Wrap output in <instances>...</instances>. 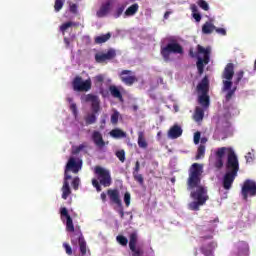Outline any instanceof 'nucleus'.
<instances>
[{
  "label": "nucleus",
  "mask_w": 256,
  "mask_h": 256,
  "mask_svg": "<svg viewBox=\"0 0 256 256\" xmlns=\"http://www.w3.org/2000/svg\"><path fill=\"white\" fill-rule=\"evenodd\" d=\"M201 175H203V165L193 163L188 170L187 179V190L191 191L190 197L194 200L188 205L190 211H199L200 207L209 201L207 187L201 185Z\"/></svg>",
  "instance_id": "f257e3e1"
},
{
  "label": "nucleus",
  "mask_w": 256,
  "mask_h": 256,
  "mask_svg": "<svg viewBox=\"0 0 256 256\" xmlns=\"http://www.w3.org/2000/svg\"><path fill=\"white\" fill-rule=\"evenodd\" d=\"M83 167L82 160H75V158L71 157L65 167L64 172V183L62 187V199H67L71 195V188L69 187V180L71 179V175H69V171H72L75 175L79 173L80 169Z\"/></svg>",
  "instance_id": "f03ea898"
},
{
  "label": "nucleus",
  "mask_w": 256,
  "mask_h": 256,
  "mask_svg": "<svg viewBox=\"0 0 256 256\" xmlns=\"http://www.w3.org/2000/svg\"><path fill=\"white\" fill-rule=\"evenodd\" d=\"M215 227V225H212L209 229L210 234L200 237V243H202V245L199 248H196L194 252L195 256H215L214 251L218 247L217 242L211 241L208 244H205V241H207V239H213V231H215Z\"/></svg>",
  "instance_id": "7ed1b4c3"
},
{
  "label": "nucleus",
  "mask_w": 256,
  "mask_h": 256,
  "mask_svg": "<svg viewBox=\"0 0 256 256\" xmlns=\"http://www.w3.org/2000/svg\"><path fill=\"white\" fill-rule=\"evenodd\" d=\"M94 173L97 175V178L92 179V185L96 188L97 193L103 191L101 185L103 187H111L113 179L111 178V172H109V170L101 166H96L94 168Z\"/></svg>",
  "instance_id": "20e7f679"
},
{
  "label": "nucleus",
  "mask_w": 256,
  "mask_h": 256,
  "mask_svg": "<svg viewBox=\"0 0 256 256\" xmlns=\"http://www.w3.org/2000/svg\"><path fill=\"white\" fill-rule=\"evenodd\" d=\"M167 45L161 46L160 54L162 55L164 61L168 62L171 61V54L173 55H183L185 52L183 50V46L179 44V41L176 40L175 37L170 36L167 38Z\"/></svg>",
  "instance_id": "39448f33"
},
{
  "label": "nucleus",
  "mask_w": 256,
  "mask_h": 256,
  "mask_svg": "<svg viewBox=\"0 0 256 256\" xmlns=\"http://www.w3.org/2000/svg\"><path fill=\"white\" fill-rule=\"evenodd\" d=\"M81 99L85 103H91V109L92 113L88 114L85 117V123L86 125H93L94 123H97V113L101 111V100H99V96L95 94H86L81 97Z\"/></svg>",
  "instance_id": "423d86ee"
},
{
  "label": "nucleus",
  "mask_w": 256,
  "mask_h": 256,
  "mask_svg": "<svg viewBox=\"0 0 256 256\" xmlns=\"http://www.w3.org/2000/svg\"><path fill=\"white\" fill-rule=\"evenodd\" d=\"M199 55H204L203 58L198 57L196 62V67L198 70L199 75H203V72L205 71V65H209L210 57L211 55V48H204L201 45L197 46Z\"/></svg>",
  "instance_id": "0eeeda50"
},
{
  "label": "nucleus",
  "mask_w": 256,
  "mask_h": 256,
  "mask_svg": "<svg viewBox=\"0 0 256 256\" xmlns=\"http://www.w3.org/2000/svg\"><path fill=\"white\" fill-rule=\"evenodd\" d=\"M108 199L110 201L111 205H116L118 209V213L123 219L125 217V211L123 210V201L121 200V192H119V189H108L107 190Z\"/></svg>",
  "instance_id": "6e6552de"
},
{
  "label": "nucleus",
  "mask_w": 256,
  "mask_h": 256,
  "mask_svg": "<svg viewBox=\"0 0 256 256\" xmlns=\"http://www.w3.org/2000/svg\"><path fill=\"white\" fill-rule=\"evenodd\" d=\"M226 171L230 173H239V159L233 149H229L226 161Z\"/></svg>",
  "instance_id": "1a4fd4ad"
},
{
  "label": "nucleus",
  "mask_w": 256,
  "mask_h": 256,
  "mask_svg": "<svg viewBox=\"0 0 256 256\" xmlns=\"http://www.w3.org/2000/svg\"><path fill=\"white\" fill-rule=\"evenodd\" d=\"M241 195L244 201H247L249 197H255L256 182L250 179L245 180L241 188Z\"/></svg>",
  "instance_id": "9d476101"
},
{
  "label": "nucleus",
  "mask_w": 256,
  "mask_h": 256,
  "mask_svg": "<svg viewBox=\"0 0 256 256\" xmlns=\"http://www.w3.org/2000/svg\"><path fill=\"white\" fill-rule=\"evenodd\" d=\"M139 241V236L137 235V232H132L129 235V249L132 253V256H143L145 255V251L140 246H137V243Z\"/></svg>",
  "instance_id": "9b49d317"
},
{
  "label": "nucleus",
  "mask_w": 256,
  "mask_h": 256,
  "mask_svg": "<svg viewBox=\"0 0 256 256\" xmlns=\"http://www.w3.org/2000/svg\"><path fill=\"white\" fill-rule=\"evenodd\" d=\"M119 78L124 83V85H127V87H131L134 83H137V81H139V79H137V76H135V74L131 70H122L119 74Z\"/></svg>",
  "instance_id": "f8f14e48"
},
{
  "label": "nucleus",
  "mask_w": 256,
  "mask_h": 256,
  "mask_svg": "<svg viewBox=\"0 0 256 256\" xmlns=\"http://www.w3.org/2000/svg\"><path fill=\"white\" fill-rule=\"evenodd\" d=\"M72 87L75 91H90L91 79L83 81V78H81V76H76L72 82Z\"/></svg>",
  "instance_id": "ddd939ff"
},
{
  "label": "nucleus",
  "mask_w": 256,
  "mask_h": 256,
  "mask_svg": "<svg viewBox=\"0 0 256 256\" xmlns=\"http://www.w3.org/2000/svg\"><path fill=\"white\" fill-rule=\"evenodd\" d=\"M117 57V52L114 49H109L107 53H98L95 55L96 63H105L106 61H111Z\"/></svg>",
  "instance_id": "4468645a"
},
{
  "label": "nucleus",
  "mask_w": 256,
  "mask_h": 256,
  "mask_svg": "<svg viewBox=\"0 0 256 256\" xmlns=\"http://www.w3.org/2000/svg\"><path fill=\"white\" fill-rule=\"evenodd\" d=\"M231 87H233V82L232 81H223V88L222 91H227L226 95H225V101L226 103H229V101H231V99H233V97L235 96V91H237V86L233 87L231 89Z\"/></svg>",
  "instance_id": "2eb2a0df"
},
{
  "label": "nucleus",
  "mask_w": 256,
  "mask_h": 256,
  "mask_svg": "<svg viewBox=\"0 0 256 256\" xmlns=\"http://www.w3.org/2000/svg\"><path fill=\"white\" fill-rule=\"evenodd\" d=\"M61 217H66V231L68 233H75V225H73V218L69 215L67 208L63 207L60 209Z\"/></svg>",
  "instance_id": "dca6fc26"
},
{
  "label": "nucleus",
  "mask_w": 256,
  "mask_h": 256,
  "mask_svg": "<svg viewBox=\"0 0 256 256\" xmlns=\"http://www.w3.org/2000/svg\"><path fill=\"white\" fill-rule=\"evenodd\" d=\"M236 177H237V173L226 171V173L223 177V188L226 190L231 189V187H233V183H234Z\"/></svg>",
  "instance_id": "f3484780"
},
{
  "label": "nucleus",
  "mask_w": 256,
  "mask_h": 256,
  "mask_svg": "<svg viewBox=\"0 0 256 256\" xmlns=\"http://www.w3.org/2000/svg\"><path fill=\"white\" fill-rule=\"evenodd\" d=\"M234 75H235V64L234 63H228L225 66L224 71L222 73V79H226V80H223V81H232Z\"/></svg>",
  "instance_id": "a211bd4d"
},
{
  "label": "nucleus",
  "mask_w": 256,
  "mask_h": 256,
  "mask_svg": "<svg viewBox=\"0 0 256 256\" xmlns=\"http://www.w3.org/2000/svg\"><path fill=\"white\" fill-rule=\"evenodd\" d=\"M141 170V164L139 161H136L135 167L133 168V178L136 183H139V185L143 186L145 185V178H143V174H140L139 171Z\"/></svg>",
  "instance_id": "6ab92c4d"
},
{
  "label": "nucleus",
  "mask_w": 256,
  "mask_h": 256,
  "mask_svg": "<svg viewBox=\"0 0 256 256\" xmlns=\"http://www.w3.org/2000/svg\"><path fill=\"white\" fill-rule=\"evenodd\" d=\"M109 13H111V1L102 3L99 10L96 12V16L99 19H103V17H107Z\"/></svg>",
  "instance_id": "aec40b11"
},
{
  "label": "nucleus",
  "mask_w": 256,
  "mask_h": 256,
  "mask_svg": "<svg viewBox=\"0 0 256 256\" xmlns=\"http://www.w3.org/2000/svg\"><path fill=\"white\" fill-rule=\"evenodd\" d=\"M235 249L237 256H249V244H247V242H238L235 245Z\"/></svg>",
  "instance_id": "412c9836"
},
{
  "label": "nucleus",
  "mask_w": 256,
  "mask_h": 256,
  "mask_svg": "<svg viewBox=\"0 0 256 256\" xmlns=\"http://www.w3.org/2000/svg\"><path fill=\"white\" fill-rule=\"evenodd\" d=\"M196 91L201 94H209V77L204 76V78L199 82L196 87Z\"/></svg>",
  "instance_id": "4be33fe9"
},
{
  "label": "nucleus",
  "mask_w": 256,
  "mask_h": 256,
  "mask_svg": "<svg viewBox=\"0 0 256 256\" xmlns=\"http://www.w3.org/2000/svg\"><path fill=\"white\" fill-rule=\"evenodd\" d=\"M183 135V129L181 126L175 124L168 131L169 139H179Z\"/></svg>",
  "instance_id": "5701e85b"
},
{
  "label": "nucleus",
  "mask_w": 256,
  "mask_h": 256,
  "mask_svg": "<svg viewBox=\"0 0 256 256\" xmlns=\"http://www.w3.org/2000/svg\"><path fill=\"white\" fill-rule=\"evenodd\" d=\"M75 235L78 236V244L81 256L87 255V242L85 241V237H83V233L78 231L75 233Z\"/></svg>",
  "instance_id": "b1692460"
},
{
  "label": "nucleus",
  "mask_w": 256,
  "mask_h": 256,
  "mask_svg": "<svg viewBox=\"0 0 256 256\" xmlns=\"http://www.w3.org/2000/svg\"><path fill=\"white\" fill-rule=\"evenodd\" d=\"M92 140L96 147H99L100 149L105 147V140H103V134H101V132L95 130L92 133Z\"/></svg>",
  "instance_id": "393cba45"
},
{
  "label": "nucleus",
  "mask_w": 256,
  "mask_h": 256,
  "mask_svg": "<svg viewBox=\"0 0 256 256\" xmlns=\"http://www.w3.org/2000/svg\"><path fill=\"white\" fill-rule=\"evenodd\" d=\"M138 147L140 149H147L149 147V143H147V139L145 138V132L143 131L138 132Z\"/></svg>",
  "instance_id": "a878e982"
},
{
  "label": "nucleus",
  "mask_w": 256,
  "mask_h": 256,
  "mask_svg": "<svg viewBox=\"0 0 256 256\" xmlns=\"http://www.w3.org/2000/svg\"><path fill=\"white\" fill-rule=\"evenodd\" d=\"M110 95L114 97V99H119V101H123V94H121V90L115 85H111L109 87Z\"/></svg>",
  "instance_id": "bb28decb"
},
{
  "label": "nucleus",
  "mask_w": 256,
  "mask_h": 256,
  "mask_svg": "<svg viewBox=\"0 0 256 256\" xmlns=\"http://www.w3.org/2000/svg\"><path fill=\"white\" fill-rule=\"evenodd\" d=\"M139 11V4L137 3H134L132 4L131 6H129L125 12H124V15L126 17H133V15L137 14Z\"/></svg>",
  "instance_id": "cd10ccee"
},
{
  "label": "nucleus",
  "mask_w": 256,
  "mask_h": 256,
  "mask_svg": "<svg viewBox=\"0 0 256 256\" xmlns=\"http://www.w3.org/2000/svg\"><path fill=\"white\" fill-rule=\"evenodd\" d=\"M198 103H199V105L204 107V109H207L209 107V105H210L209 94H201L198 97Z\"/></svg>",
  "instance_id": "c85d7f7f"
},
{
  "label": "nucleus",
  "mask_w": 256,
  "mask_h": 256,
  "mask_svg": "<svg viewBox=\"0 0 256 256\" xmlns=\"http://www.w3.org/2000/svg\"><path fill=\"white\" fill-rule=\"evenodd\" d=\"M111 137L114 139H124L127 137V133H125L123 130L119 128H115L110 132Z\"/></svg>",
  "instance_id": "c756f323"
},
{
  "label": "nucleus",
  "mask_w": 256,
  "mask_h": 256,
  "mask_svg": "<svg viewBox=\"0 0 256 256\" xmlns=\"http://www.w3.org/2000/svg\"><path fill=\"white\" fill-rule=\"evenodd\" d=\"M215 29H216V27H215V25H213V23L206 22L202 26V33H204V35H211V33H213L215 31Z\"/></svg>",
  "instance_id": "7c9ffc66"
},
{
  "label": "nucleus",
  "mask_w": 256,
  "mask_h": 256,
  "mask_svg": "<svg viewBox=\"0 0 256 256\" xmlns=\"http://www.w3.org/2000/svg\"><path fill=\"white\" fill-rule=\"evenodd\" d=\"M111 39V33L108 32L106 34H103V35H100V36H97L95 38V43L97 45H101L103 43H107V41H109Z\"/></svg>",
  "instance_id": "2f4dec72"
},
{
  "label": "nucleus",
  "mask_w": 256,
  "mask_h": 256,
  "mask_svg": "<svg viewBox=\"0 0 256 256\" xmlns=\"http://www.w3.org/2000/svg\"><path fill=\"white\" fill-rule=\"evenodd\" d=\"M205 117V111L201 107H196L194 112V119L199 123V121H203V118Z\"/></svg>",
  "instance_id": "473e14b6"
},
{
  "label": "nucleus",
  "mask_w": 256,
  "mask_h": 256,
  "mask_svg": "<svg viewBox=\"0 0 256 256\" xmlns=\"http://www.w3.org/2000/svg\"><path fill=\"white\" fill-rule=\"evenodd\" d=\"M93 80L96 87H103V83H105V74H98L93 78Z\"/></svg>",
  "instance_id": "72a5a7b5"
},
{
  "label": "nucleus",
  "mask_w": 256,
  "mask_h": 256,
  "mask_svg": "<svg viewBox=\"0 0 256 256\" xmlns=\"http://www.w3.org/2000/svg\"><path fill=\"white\" fill-rule=\"evenodd\" d=\"M126 7H127V3L118 6L113 13L114 19H119V17H121V15H123V11H125Z\"/></svg>",
  "instance_id": "f704fd0d"
},
{
  "label": "nucleus",
  "mask_w": 256,
  "mask_h": 256,
  "mask_svg": "<svg viewBox=\"0 0 256 256\" xmlns=\"http://www.w3.org/2000/svg\"><path fill=\"white\" fill-rule=\"evenodd\" d=\"M229 149H232V148H227V147L218 148L216 151V157L218 159H223V157H225V154L227 152L229 153Z\"/></svg>",
  "instance_id": "c9c22d12"
},
{
  "label": "nucleus",
  "mask_w": 256,
  "mask_h": 256,
  "mask_svg": "<svg viewBox=\"0 0 256 256\" xmlns=\"http://www.w3.org/2000/svg\"><path fill=\"white\" fill-rule=\"evenodd\" d=\"M116 241L117 243H119V245H121L122 247H127V244L129 243V240L127 239V237L123 236V235H118L116 237Z\"/></svg>",
  "instance_id": "e433bc0d"
},
{
  "label": "nucleus",
  "mask_w": 256,
  "mask_h": 256,
  "mask_svg": "<svg viewBox=\"0 0 256 256\" xmlns=\"http://www.w3.org/2000/svg\"><path fill=\"white\" fill-rule=\"evenodd\" d=\"M64 5H65V1H63V0H55V2H54V11L56 13H59V11H61V9H63Z\"/></svg>",
  "instance_id": "4c0bfd02"
},
{
  "label": "nucleus",
  "mask_w": 256,
  "mask_h": 256,
  "mask_svg": "<svg viewBox=\"0 0 256 256\" xmlns=\"http://www.w3.org/2000/svg\"><path fill=\"white\" fill-rule=\"evenodd\" d=\"M205 157V145H200L197 150L196 159L199 160Z\"/></svg>",
  "instance_id": "58836bf2"
},
{
  "label": "nucleus",
  "mask_w": 256,
  "mask_h": 256,
  "mask_svg": "<svg viewBox=\"0 0 256 256\" xmlns=\"http://www.w3.org/2000/svg\"><path fill=\"white\" fill-rule=\"evenodd\" d=\"M245 75V72L243 70H240L236 73V78L234 80V84L237 85L238 83H241V80L243 79V76Z\"/></svg>",
  "instance_id": "ea45409f"
},
{
  "label": "nucleus",
  "mask_w": 256,
  "mask_h": 256,
  "mask_svg": "<svg viewBox=\"0 0 256 256\" xmlns=\"http://www.w3.org/2000/svg\"><path fill=\"white\" fill-rule=\"evenodd\" d=\"M198 6L200 9H203V11H209V4L205 0H199Z\"/></svg>",
  "instance_id": "a19ab883"
},
{
  "label": "nucleus",
  "mask_w": 256,
  "mask_h": 256,
  "mask_svg": "<svg viewBox=\"0 0 256 256\" xmlns=\"http://www.w3.org/2000/svg\"><path fill=\"white\" fill-rule=\"evenodd\" d=\"M111 123L112 125H117L119 123V112L114 111V113L111 115Z\"/></svg>",
  "instance_id": "79ce46f5"
},
{
  "label": "nucleus",
  "mask_w": 256,
  "mask_h": 256,
  "mask_svg": "<svg viewBox=\"0 0 256 256\" xmlns=\"http://www.w3.org/2000/svg\"><path fill=\"white\" fill-rule=\"evenodd\" d=\"M69 27H73V22H66L60 26V31L65 35V31L69 29Z\"/></svg>",
  "instance_id": "37998d69"
},
{
  "label": "nucleus",
  "mask_w": 256,
  "mask_h": 256,
  "mask_svg": "<svg viewBox=\"0 0 256 256\" xmlns=\"http://www.w3.org/2000/svg\"><path fill=\"white\" fill-rule=\"evenodd\" d=\"M85 147H87V145L85 144H80L79 146H76L74 149H73V155H79V153H81V151H83L85 149Z\"/></svg>",
  "instance_id": "c03bdc74"
},
{
  "label": "nucleus",
  "mask_w": 256,
  "mask_h": 256,
  "mask_svg": "<svg viewBox=\"0 0 256 256\" xmlns=\"http://www.w3.org/2000/svg\"><path fill=\"white\" fill-rule=\"evenodd\" d=\"M116 157L121 161V163H125V150H119L116 152Z\"/></svg>",
  "instance_id": "a18cd8bd"
},
{
  "label": "nucleus",
  "mask_w": 256,
  "mask_h": 256,
  "mask_svg": "<svg viewBox=\"0 0 256 256\" xmlns=\"http://www.w3.org/2000/svg\"><path fill=\"white\" fill-rule=\"evenodd\" d=\"M124 203L126 207H129V205H131V193L129 192L124 193Z\"/></svg>",
  "instance_id": "49530a36"
},
{
  "label": "nucleus",
  "mask_w": 256,
  "mask_h": 256,
  "mask_svg": "<svg viewBox=\"0 0 256 256\" xmlns=\"http://www.w3.org/2000/svg\"><path fill=\"white\" fill-rule=\"evenodd\" d=\"M63 247L67 255H70V256L73 255V248H71V245H69V243L64 242Z\"/></svg>",
  "instance_id": "de8ad7c7"
},
{
  "label": "nucleus",
  "mask_w": 256,
  "mask_h": 256,
  "mask_svg": "<svg viewBox=\"0 0 256 256\" xmlns=\"http://www.w3.org/2000/svg\"><path fill=\"white\" fill-rule=\"evenodd\" d=\"M214 166L216 167V169H222L223 168V158H217L216 157V161L214 163Z\"/></svg>",
  "instance_id": "09e8293b"
},
{
  "label": "nucleus",
  "mask_w": 256,
  "mask_h": 256,
  "mask_svg": "<svg viewBox=\"0 0 256 256\" xmlns=\"http://www.w3.org/2000/svg\"><path fill=\"white\" fill-rule=\"evenodd\" d=\"M79 182H80L79 177L74 178L72 181V187L73 189H75V191L79 189Z\"/></svg>",
  "instance_id": "8fccbe9b"
},
{
  "label": "nucleus",
  "mask_w": 256,
  "mask_h": 256,
  "mask_svg": "<svg viewBox=\"0 0 256 256\" xmlns=\"http://www.w3.org/2000/svg\"><path fill=\"white\" fill-rule=\"evenodd\" d=\"M199 141H201V132H196L194 134V144L199 145Z\"/></svg>",
  "instance_id": "3c124183"
},
{
  "label": "nucleus",
  "mask_w": 256,
  "mask_h": 256,
  "mask_svg": "<svg viewBox=\"0 0 256 256\" xmlns=\"http://www.w3.org/2000/svg\"><path fill=\"white\" fill-rule=\"evenodd\" d=\"M70 111H72L74 117H77V104L71 103L70 104Z\"/></svg>",
  "instance_id": "603ef678"
},
{
  "label": "nucleus",
  "mask_w": 256,
  "mask_h": 256,
  "mask_svg": "<svg viewBox=\"0 0 256 256\" xmlns=\"http://www.w3.org/2000/svg\"><path fill=\"white\" fill-rule=\"evenodd\" d=\"M214 31H216V33H218L219 35H227V30H225L224 28H216L214 29Z\"/></svg>",
  "instance_id": "864d4df0"
},
{
  "label": "nucleus",
  "mask_w": 256,
  "mask_h": 256,
  "mask_svg": "<svg viewBox=\"0 0 256 256\" xmlns=\"http://www.w3.org/2000/svg\"><path fill=\"white\" fill-rule=\"evenodd\" d=\"M100 199H101L102 203H107V192L106 193L102 192L100 194Z\"/></svg>",
  "instance_id": "5fc2aeb1"
},
{
  "label": "nucleus",
  "mask_w": 256,
  "mask_h": 256,
  "mask_svg": "<svg viewBox=\"0 0 256 256\" xmlns=\"http://www.w3.org/2000/svg\"><path fill=\"white\" fill-rule=\"evenodd\" d=\"M70 13H77V4H70Z\"/></svg>",
  "instance_id": "6e6d98bb"
},
{
  "label": "nucleus",
  "mask_w": 256,
  "mask_h": 256,
  "mask_svg": "<svg viewBox=\"0 0 256 256\" xmlns=\"http://www.w3.org/2000/svg\"><path fill=\"white\" fill-rule=\"evenodd\" d=\"M193 18L195 19V21H197V23H199V21H201V14L194 12Z\"/></svg>",
  "instance_id": "4d7b16f0"
},
{
  "label": "nucleus",
  "mask_w": 256,
  "mask_h": 256,
  "mask_svg": "<svg viewBox=\"0 0 256 256\" xmlns=\"http://www.w3.org/2000/svg\"><path fill=\"white\" fill-rule=\"evenodd\" d=\"M246 161H247V163H251V161H253V157H251V153H248L246 155Z\"/></svg>",
  "instance_id": "13d9d810"
},
{
  "label": "nucleus",
  "mask_w": 256,
  "mask_h": 256,
  "mask_svg": "<svg viewBox=\"0 0 256 256\" xmlns=\"http://www.w3.org/2000/svg\"><path fill=\"white\" fill-rule=\"evenodd\" d=\"M64 43H65L66 47H69V45H71V42L69 41V38H67V37L64 38Z\"/></svg>",
  "instance_id": "bf43d9fd"
},
{
  "label": "nucleus",
  "mask_w": 256,
  "mask_h": 256,
  "mask_svg": "<svg viewBox=\"0 0 256 256\" xmlns=\"http://www.w3.org/2000/svg\"><path fill=\"white\" fill-rule=\"evenodd\" d=\"M213 223H219V218H215L209 222L210 225H213Z\"/></svg>",
  "instance_id": "052dcab7"
},
{
  "label": "nucleus",
  "mask_w": 256,
  "mask_h": 256,
  "mask_svg": "<svg viewBox=\"0 0 256 256\" xmlns=\"http://www.w3.org/2000/svg\"><path fill=\"white\" fill-rule=\"evenodd\" d=\"M189 55L190 57L195 58V52H193V49L189 50Z\"/></svg>",
  "instance_id": "680f3d73"
},
{
  "label": "nucleus",
  "mask_w": 256,
  "mask_h": 256,
  "mask_svg": "<svg viewBox=\"0 0 256 256\" xmlns=\"http://www.w3.org/2000/svg\"><path fill=\"white\" fill-rule=\"evenodd\" d=\"M169 15H171L170 12H165V14H164V19H168V18H169Z\"/></svg>",
  "instance_id": "e2e57ef3"
},
{
  "label": "nucleus",
  "mask_w": 256,
  "mask_h": 256,
  "mask_svg": "<svg viewBox=\"0 0 256 256\" xmlns=\"http://www.w3.org/2000/svg\"><path fill=\"white\" fill-rule=\"evenodd\" d=\"M66 100L68 103H73V98H71V97H68Z\"/></svg>",
  "instance_id": "0e129e2a"
},
{
  "label": "nucleus",
  "mask_w": 256,
  "mask_h": 256,
  "mask_svg": "<svg viewBox=\"0 0 256 256\" xmlns=\"http://www.w3.org/2000/svg\"><path fill=\"white\" fill-rule=\"evenodd\" d=\"M192 11H193V13H195L197 11V6H193Z\"/></svg>",
  "instance_id": "69168bd1"
},
{
  "label": "nucleus",
  "mask_w": 256,
  "mask_h": 256,
  "mask_svg": "<svg viewBox=\"0 0 256 256\" xmlns=\"http://www.w3.org/2000/svg\"><path fill=\"white\" fill-rule=\"evenodd\" d=\"M172 183H175V179L174 178L172 179Z\"/></svg>",
  "instance_id": "338daca9"
},
{
  "label": "nucleus",
  "mask_w": 256,
  "mask_h": 256,
  "mask_svg": "<svg viewBox=\"0 0 256 256\" xmlns=\"http://www.w3.org/2000/svg\"><path fill=\"white\" fill-rule=\"evenodd\" d=\"M102 123H105V120H102Z\"/></svg>",
  "instance_id": "774afa93"
}]
</instances>
